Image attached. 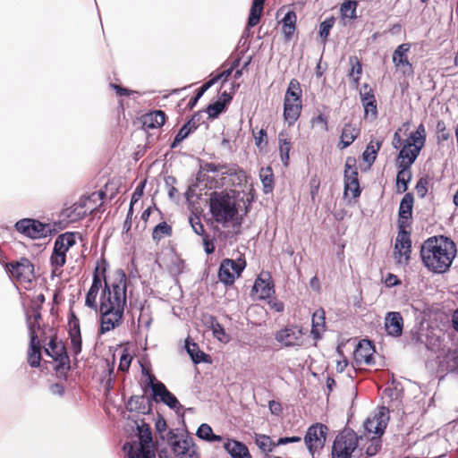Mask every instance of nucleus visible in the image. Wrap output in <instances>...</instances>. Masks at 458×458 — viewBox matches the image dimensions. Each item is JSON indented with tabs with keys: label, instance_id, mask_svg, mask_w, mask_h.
Instances as JSON below:
<instances>
[{
	"label": "nucleus",
	"instance_id": "nucleus-32",
	"mask_svg": "<svg viewBox=\"0 0 458 458\" xmlns=\"http://www.w3.org/2000/svg\"><path fill=\"white\" fill-rule=\"evenodd\" d=\"M225 449L233 458H252L247 446L236 440H229L225 444Z\"/></svg>",
	"mask_w": 458,
	"mask_h": 458
},
{
	"label": "nucleus",
	"instance_id": "nucleus-7",
	"mask_svg": "<svg viewBox=\"0 0 458 458\" xmlns=\"http://www.w3.org/2000/svg\"><path fill=\"white\" fill-rule=\"evenodd\" d=\"M4 267L13 281L25 287H27V284L30 285L35 279L34 265L27 258L8 262L4 265Z\"/></svg>",
	"mask_w": 458,
	"mask_h": 458
},
{
	"label": "nucleus",
	"instance_id": "nucleus-63",
	"mask_svg": "<svg viewBox=\"0 0 458 458\" xmlns=\"http://www.w3.org/2000/svg\"><path fill=\"white\" fill-rule=\"evenodd\" d=\"M191 227H192L193 231L197 234L201 235L203 237H204V235H206L204 226H203L202 223L199 221V217H197L196 220L191 219Z\"/></svg>",
	"mask_w": 458,
	"mask_h": 458
},
{
	"label": "nucleus",
	"instance_id": "nucleus-28",
	"mask_svg": "<svg viewBox=\"0 0 458 458\" xmlns=\"http://www.w3.org/2000/svg\"><path fill=\"white\" fill-rule=\"evenodd\" d=\"M326 330V317L323 309L317 310L312 315L311 335L315 340L322 337Z\"/></svg>",
	"mask_w": 458,
	"mask_h": 458
},
{
	"label": "nucleus",
	"instance_id": "nucleus-54",
	"mask_svg": "<svg viewBox=\"0 0 458 458\" xmlns=\"http://www.w3.org/2000/svg\"><path fill=\"white\" fill-rule=\"evenodd\" d=\"M334 24H335V19L333 17L327 19L320 23L319 35L323 38L324 41H326L327 39L330 30L332 29Z\"/></svg>",
	"mask_w": 458,
	"mask_h": 458
},
{
	"label": "nucleus",
	"instance_id": "nucleus-3",
	"mask_svg": "<svg viewBox=\"0 0 458 458\" xmlns=\"http://www.w3.org/2000/svg\"><path fill=\"white\" fill-rule=\"evenodd\" d=\"M426 139V128L423 123H420L416 131L404 140L396 159L397 166L411 167L424 148Z\"/></svg>",
	"mask_w": 458,
	"mask_h": 458
},
{
	"label": "nucleus",
	"instance_id": "nucleus-16",
	"mask_svg": "<svg viewBox=\"0 0 458 458\" xmlns=\"http://www.w3.org/2000/svg\"><path fill=\"white\" fill-rule=\"evenodd\" d=\"M411 49L410 43L401 44L396 47L393 53V63L396 70L404 77H412L414 75V69L412 64L408 59V53Z\"/></svg>",
	"mask_w": 458,
	"mask_h": 458
},
{
	"label": "nucleus",
	"instance_id": "nucleus-59",
	"mask_svg": "<svg viewBox=\"0 0 458 458\" xmlns=\"http://www.w3.org/2000/svg\"><path fill=\"white\" fill-rule=\"evenodd\" d=\"M144 188H145V181L141 182L134 190L132 195H131V206H134L135 203H137L143 196L144 193Z\"/></svg>",
	"mask_w": 458,
	"mask_h": 458
},
{
	"label": "nucleus",
	"instance_id": "nucleus-55",
	"mask_svg": "<svg viewBox=\"0 0 458 458\" xmlns=\"http://www.w3.org/2000/svg\"><path fill=\"white\" fill-rule=\"evenodd\" d=\"M253 137L255 139V144L259 148H263L267 146V131L265 129H260L258 131H252Z\"/></svg>",
	"mask_w": 458,
	"mask_h": 458
},
{
	"label": "nucleus",
	"instance_id": "nucleus-43",
	"mask_svg": "<svg viewBox=\"0 0 458 458\" xmlns=\"http://www.w3.org/2000/svg\"><path fill=\"white\" fill-rule=\"evenodd\" d=\"M359 181V173L356 166V160L353 157H347L344 165V182Z\"/></svg>",
	"mask_w": 458,
	"mask_h": 458
},
{
	"label": "nucleus",
	"instance_id": "nucleus-50",
	"mask_svg": "<svg viewBox=\"0 0 458 458\" xmlns=\"http://www.w3.org/2000/svg\"><path fill=\"white\" fill-rule=\"evenodd\" d=\"M349 192H351L352 197L353 199H357L360 197V195L361 193V190L360 187L359 181H354V182L350 181V182H344V196H348Z\"/></svg>",
	"mask_w": 458,
	"mask_h": 458
},
{
	"label": "nucleus",
	"instance_id": "nucleus-8",
	"mask_svg": "<svg viewBox=\"0 0 458 458\" xmlns=\"http://www.w3.org/2000/svg\"><path fill=\"white\" fill-rule=\"evenodd\" d=\"M359 444V437L352 429L338 433L332 446V458H352Z\"/></svg>",
	"mask_w": 458,
	"mask_h": 458
},
{
	"label": "nucleus",
	"instance_id": "nucleus-52",
	"mask_svg": "<svg viewBox=\"0 0 458 458\" xmlns=\"http://www.w3.org/2000/svg\"><path fill=\"white\" fill-rule=\"evenodd\" d=\"M429 181L430 179L428 176H424L420 178L417 182L415 191L419 198L422 199L427 195Z\"/></svg>",
	"mask_w": 458,
	"mask_h": 458
},
{
	"label": "nucleus",
	"instance_id": "nucleus-64",
	"mask_svg": "<svg viewBox=\"0 0 458 458\" xmlns=\"http://www.w3.org/2000/svg\"><path fill=\"white\" fill-rule=\"evenodd\" d=\"M110 87L115 90L119 97H129L132 91L115 83H110Z\"/></svg>",
	"mask_w": 458,
	"mask_h": 458
},
{
	"label": "nucleus",
	"instance_id": "nucleus-19",
	"mask_svg": "<svg viewBox=\"0 0 458 458\" xmlns=\"http://www.w3.org/2000/svg\"><path fill=\"white\" fill-rule=\"evenodd\" d=\"M148 384L152 389L153 398L156 402H162L170 408H176L179 405L177 398L160 381H157L154 375L148 373Z\"/></svg>",
	"mask_w": 458,
	"mask_h": 458
},
{
	"label": "nucleus",
	"instance_id": "nucleus-20",
	"mask_svg": "<svg viewBox=\"0 0 458 458\" xmlns=\"http://www.w3.org/2000/svg\"><path fill=\"white\" fill-rule=\"evenodd\" d=\"M275 339L284 347L301 346L303 342V333L298 327H286L276 333Z\"/></svg>",
	"mask_w": 458,
	"mask_h": 458
},
{
	"label": "nucleus",
	"instance_id": "nucleus-18",
	"mask_svg": "<svg viewBox=\"0 0 458 458\" xmlns=\"http://www.w3.org/2000/svg\"><path fill=\"white\" fill-rule=\"evenodd\" d=\"M375 347L369 340H360L353 352L352 367L355 370L361 365L374 364Z\"/></svg>",
	"mask_w": 458,
	"mask_h": 458
},
{
	"label": "nucleus",
	"instance_id": "nucleus-48",
	"mask_svg": "<svg viewBox=\"0 0 458 458\" xmlns=\"http://www.w3.org/2000/svg\"><path fill=\"white\" fill-rule=\"evenodd\" d=\"M138 429L140 435V441L138 443L152 446V432L149 426L143 423L140 427H138Z\"/></svg>",
	"mask_w": 458,
	"mask_h": 458
},
{
	"label": "nucleus",
	"instance_id": "nucleus-60",
	"mask_svg": "<svg viewBox=\"0 0 458 458\" xmlns=\"http://www.w3.org/2000/svg\"><path fill=\"white\" fill-rule=\"evenodd\" d=\"M311 123L313 125H320L323 131H328V123L326 115L320 114L318 116L312 118Z\"/></svg>",
	"mask_w": 458,
	"mask_h": 458
},
{
	"label": "nucleus",
	"instance_id": "nucleus-53",
	"mask_svg": "<svg viewBox=\"0 0 458 458\" xmlns=\"http://www.w3.org/2000/svg\"><path fill=\"white\" fill-rule=\"evenodd\" d=\"M191 128H190V123H185L178 131L174 140L172 143V148H175L179 143H181L184 139L188 137V135L191 132Z\"/></svg>",
	"mask_w": 458,
	"mask_h": 458
},
{
	"label": "nucleus",
	"instance_id": "nucleus-56",
	"mask_svg": "<svg viewBox=\"0 0 458 458\" xmlns=\"http://www.w3.org/2000/svg\"><path fill=\"white\" fill-rule=\"evenodd\" d=\"M145 397L142 396H132L128 401V408L130 411H138L139 412H145V408L141 410L140 405L144 403Z\"/></svg>",
	"mask_w": 458,
	"mask_h": 458
},
{
	"label": "nucleus",
	"instance_id": "nucleus-9",
	"mask_svg": "<svg viewBox=\"0 0 458 458\" xmlns=\"http://www.w3.org/2000/svg\"><path fill=\"white\" fill-rule=\"evenodd\" d=\"M107 266L108 264L105 259L97 261L93 272L92 284L86 294L85 305L94 310L98 309L97 298L99 290H103L104 286H106V281L109 279V276L106 277V276Z\"/></svg>",
	"mask_w": 458,
	"mask_h": 458
},
{
	"label": "nucleus",
	"instance_id": "nucleus-40",
	"mask_svg": "<svg viewBox=\"0 0 458 458\" xmlns=\"http://www.w3.org/2000/svg\"><path fill=\"white\" fill-rule=\"evenodd\" d=\"M259 177L263 184L264 192H272L275 182L272 168L270 166L262 167L259 171Z\"/></svg>",
	"mask_w": 458,
	"mask_h": 458
},
{
	"label": "nucleus",
	"instance_id": "nucleus-33",
	"mask_svg": "<svg viewBox=\"0 0 458 458\" xmlns=\"http://www.w3.org/2000/svg\"><path fill=\"white\" fill-rule=\"evenodd\" d=\"M41 319L40 311L36 309H34V311H31L30 314L29 312L27 313V323L30 330V340L35 336V341H40L38 333L40 331Z\"/></svg>",
	"mask_w": 458,
	"mask_h": 458
},
{
	"label": "nucleus",
	"instance_id": "nucleus-26",
	"mask_svg": "<svg viewBox=\"0 0 458 458\" xmlns=\"http://www.w3.org/2000/svg\"><path fill=\"white\" fill-rule=\"evenodd\" d=\"M127 450L129 458H156L152 446L133 442L132 444L126 443L123 446Z\"/></svg>",
	"mask_w": 458,
	"mask_h": 458
},
{
	"label": "nucleus",
	"instance_id": "nucleus-10",
	"mask_svg": "<svg viewBox=\"0 0 458 458\" xmlns=\"http://www.w3.org/2000/svg\"><path fill=\"white\" fill-rule=\"evenodd\" d=\"M79 233L66 232L57 236L55 241L50 262L54 271L61 269L66 262V253L76 243V235Z\"/></svg>",
	"mask_w": 458,
	"mask_h": 458
},
{
	"label": "nucleus",
	"instance_id": "nucleus-6",
	"mask_svg": "<svg viewBox=\"0 0 458 458\" xmlns=\"http://www.w3.org/2000/svg\"><path fill=\"white\" fill-rule=\"evenodd\" d=\"M106 193L102 191H95L89 196H82L79 201L64 210V215L72 222L81 220L97 210L102 204Z\"/></svg>",
	"mask_w": 458,
	"mask_h": 458
},
{
	"label": "nucleus",
	"instance_id": "nucleus-42",
	"mask_svg": "<svg viewBox=\"0 0 458 458\" xmlns=\"http://www.w3.org/2000/svg\"><path fill=\"white\" fill-rule=\"evenodd\" d=\"M452 137L450 130L447 128L444 120H438L436 124V141L437 144L442 145Z\"/></svg>",
	"mask_w": 458,
	"mask_h": 458
},
{
	"label": "nucleus",
	"instance_id": "nucleus-38",
	"mask_svg": "<svg viewBox=\"0 0 458 458\" xmlns=\"http://www.w3.org/2000/svg\"><path fill=\"white\" fill-rule=\"evenodd\" d=\"M399 171L396 176L397 191L399 193L405 192L408 189V182L411 179V167L397 166Z\"/></svg>",
	"mask_w": 458,
	"mask_h": 458
},
{
	"label": "nucleus",
	"instance_id": "nucleus-13",
	"mask_svg": "<svg viewBox=\"0 0 458 458\" xmlns=\"http://www.w3.org/2000/svg\"><path fill=\"white\" fill-rule=\"evenodd\" d=\"M245 267L246 260L242 256L236 259H223L218 270L219 280L226 285L233 284L235 278L241 276Z\"/></svg>",
	"mask_w": 458,
	"mask_h": 458
},
{
	"label": "nucleus",
	"instance_id": "nucleus-21",
	"mask_svg": "<svg viewBox=\"0 0 458 458\" xmlns=\"http://www.w3.org/2000/svg\"><path fill=\"white\" fill-rule=\"evenodd\" d=\"M388 420V409L382 407L377 414L365 420V430L369 434H374V437H380L385 432Z\"/></svg>",
	"mask_w": 458,
	"mask_h": 458
},
{
	"label": "nucleus",
	"instance_id": "nucleus-36",
	"mask_svg": "<svg viewBox=\"0 0 458 458\" xmlns=\"http://www.w3.org/2000/svg\"><path fill=\"white\" fill-rule=\"evenodd\" d=\"M28 363L32 368H37L40 365L41 361V344L40 341H35V336L30 342V348L28 351Z\"/></svg>",
	"mask_w": 458,
	"mask_h": 458
},
{
	"label": "nucleus",
	"instance_id": "nucleus-30",
	"mask_svg": "<svg viewBox=\"0 0 458 458\" xmlns=\"http://www.w3.org/2000/svg\"><path fill=\"white\" fill-rule=\"evenodd\" d=\"M360 135V130L352 123H345L341 133L339 148L349 147Z\"/></svg>",
	"mask_w": 458,
	"mask_h": 458
},
{
	"label": "nucleus",
	"instance_id": "nucleus-51",
	"mask_svg": "<svg viewBox=\"0 0 458 458\" xmlns=\"http://www.w3.org/2000/svg\"><path fill=\"white\" fill-rule=\"evenodd\" d=\"M225 108V102L218 100L207 107V113L209 118H216Z\"/></svg>",
	"mask_w": 458,
	"mask_h": 458
},
{
	"label": "nucleus",
	"instance_id": "nucleus-15",
	"mask_svg": "<svg viewBox=\"0 0 458 458\" xmlns=\"http://www.w3.org/2000/svg\"><path fill=\"white\" fill-rule=\"evenodd\" d=\"M44 349L46 354L57 362L55 366L56 371L70 369V359L67 355L65 346L62 341L57 340L55 335L50 337L49 343Z\"/></svg>",
	"mask_w": 458,
	"mask_h": 458
},
{
	"label": "nucleus",
	"instance_id": "nucleus-11",
	"mask_svg": "<svg viewBox=\"0 0 458 458\" xmlns=\"http://www.w3.org/2000/svg\"><path fill=\"white\" fill-rule=\"evenodd\" d=\"M17 232L30 239H41L51 235L55 229L50 224L41 223L32 218H23L14 225Z\"/></svg>",
	"mask_w": 458,
	"mask_h": 458
},
{
	"label": "nucleus",
	"instance_id": "nucleus-24",
	"mask_svg": "<svg viewBox=\"0 0 458 458\" xmlns=\"http://www.w3.org/2000/svg\"><path fill=\"white\" fill-rule=\"evenodd\" d=\"M68 334L72 351L75 355H78L81 352L82 340L80 320L72 310H71L68 318Z\"/></svg>",
	"mask_w": 458,
	"mask_h": 458
},
{
	"label": "nucleus",
	"instance_id": "nucleus-1",
	"mask_svg": "<svg viewBox=\"0 0 458 458\" xmlns=\"http://www.w3.org/2000/svg\"><path fill=\"white\" fill-rule=\"evenodd\" d=\"M127 285V276L123 269H116L106 281L96 310L99 314V335H105L123 324Z\"/></svg>",
	"mask_w": 458,
	"mask_h": 458
},
{
	"label": "nucleus",
	"instance_id": "nucleus-46",
	"mask_svg": "<svg viewBox=\"0 0 458 458\" xmlns=\"http://www.w3.org/2000/svg\"><path fill=\"white\" fill-rule=\"evenodd\" d=\"M197 437L208 442H220L222 437L215 435L212 428L206 423L201 424L197 430Z\"/></svg>",
	"mask_w": 458,
	"mask_h": 458
},
{
	"label": "nucleus",
	"instance_id": "nucleus-4",
	"mask_svg": "<svg viewBox=\"0 0 458 458\" xmlns=\"http://www.w3.org/2000/svg\"><path fill=\"white\" fill-rule=\"evenodd\" d=\"M210 212L216 222L225 224L234 220L238 214L235 200L226 191H214L209 198Z\"/></svg>",
	"mask_w": 458,
	"mask_h": 458
},
{
	"label": "nucleus",
	"instance_id": "nucleus-47",
	"mask_svg": "<svg viewBox=\"0 0 458 458\" xmlns=\"http://www.w3.org/2000/svg\"><path fill=\"white\" fill-rule=\"evenodd\" d=\"M256 444L264 453H270L277 446L276 443L273 442L272 438L267 435H259L256 437Z\"/></svg>",
	"mask_w": 458,
	"mask_h": 458
},
{
	"label": "nucleus",
	"instance_id": "nucleus-34",
	"mask_svg": "<svg viewBox=\"0 0 458 458\" xmlns=\"http://www.w3.org/2000/svg\"><path fill=\"white\" fill-rule=\"evenodd\" d=\"M185 346L188 354L195 364L209 361V356L202 352L196 343L191 342L189 338L185 341Z\"/></svg>",
	"mask_w": 458,
	"mask_h": 458
},
{
	"label": "nucleus",
	"instance_id": "nucleus-25",
	"mask_svg": "<svg viewBox=\"0 0 458 458\" xmlns=\"http://www.w3.org/2000/svg\"><path fill=\"white\" fill-rule=\"evenodd\" d=\"M403 319L396 311L388 312L385 318V328L389 335L400 336L403 333Z\"/></svg>",
	"mask_w": 458,
	"mask_h": 458
},
{
	"label": "nucleus",
	"instance_id": "nucleus-23",
	"mask_svg": "<svg viewBox=\"0 0 458 458\" xmlns=\"http://www.w3.org/2000/svg\"><path fill=\"white\" fill-rule=\"evenodd\" d=\"M413 202L412 193L408 192L403 197L398 210V229H408L411 227Z\"/></svg>",
	"mask_w": 458,
	"mask_h": 458
},
{
	"label": "nucleus",
	"instance_id": "nucleus-29",
	"mask_svg": "<svg viewBox=\"0 0 458 458\" xmlns=\"http://www.w3.org/2000/svg\"><path fill=\"white\" fill-rule=\"evenodd\" d=\"M253 290L260 299L270 298L275 293L274 283L269 276L267 279L259 276L254 283Z\"/></svg>",
	"mask_w": 458,
	"mask_h": 458
},
{
	"label": "nucleus",
	"instance_id": "nucleus-17",
	"mask_svg": "<svg viewBox=\"0 0 458 458\" xmlns=\"http://www.w3.org/2000/svg\"><path fill=\"white\" fill-rule=\"evenodd\" d=\"M171 448L178 458H199L192 437L183 436L178 437L174 435V437H171Z\"/></svg>",
	"mask_w": 458,
	"mask_h": 458
},
{
	"label": "nucleus",
	"instance_id": "nucleus-5",
	"mask_svg": "<svg viewBox=\"0 0 458 458\" xmlns=\"http://www.w3.org/2000/svg\"><path fill=\"white\" fill-rule=\"evenodd\" d=\"M302 89L297 79H292L284 98V118L289 126L299 119L302 110Z\"/></svg>",
	"mask_w": 458,
	"mask_h": 458
},
{
	"label": "nucleus",
	"instance_id": "nucleus-39",
	"mask_svg": "<svg viewBox=\"0 0 458 458\" xmlns=\"http://www.w3.org/2000/svg\"><path fill=\"white\" fill-rule=\"evenodd\" d=\"M264 3L265 0H253L248 18L249 27H254L259 22L264 8Z\"/></svg>",
	"mask_w": 458,
	"mask_h": 458
},
{
	"label": "nucleus",
	"instance_id": "nucleus-61",
	"mask_svg": "<svg viewBox=\"0 0 458 458\" xmlns=\"http://www.w3.org/2000/svg\"><path fill=\"white\" fill-rule=\"evenodd\" d=\"M131 356L129 354V353H123L121 358H120V362H119V370L121 371H128L130 366H131Z\"/></svg>",
	"mask_w": 458,
	"mask_h": 458
},
{
	"label": "nucleus",
	"instance_id": "nucleus-45",
	"mask_svg": "<svg viewBox=\"0 0 458 458\" xmlns=\"http://www.w3.org/2000/svg\"><path fill=\"white\" fill-rule=\"evenodd\" d=\"M381 144H382V142L378 141V140H376V141L370 140L369 141V143L367 145L365 151L362 154V157L365 162H367L369 164H372L375 161V159L377 157V154L381 148Z\"/></svg>",
	"mask_w": 458,
	"mask_h": 458
},
{
	"label": "nucleus",
	"instance_id": "nucleus-2",
	"mask_svg": "<svg viewBox=\"0 0 458 458\" xmlns=\"http://www.w3.org/2000/svg\"><path fill=\"white\" fill-rule=\"evenodd\" d=\"M456 253L454 242L444 235L428 238L420 248L423 265L428 270L437 274H443L450 268Z\"/></svg>",
	"mask_w": 458,
	"mask_h": 458
},
{
	"label": "nucleus",
	"instance_id": "nucleus-22",
	"mask_svg": "<svg viewBox=\"0 0 458 458\" xmlns=\"http://www.w3.org/2000/svg\"><path fill=\"white\" fill-rule=\"evenodd\" d=\"M360 96L364 108V119L376 120L377 117V100L373 89L368 83L362 85Z\"/></svg>",
	"mask_w": 458,
	"mask_h": 458
},
{
	"label": "nucleus",
	"instance_id": "nucleus-58",
	"mask_svg": "<svg viewBox=\"0 0 458 458\" xmlns=\"http://www.w3.org/2000/svg\"><path fill=\"white\" fill-rule=\"evenodd\" d=\"M267 299H268L267 304H268L270 310H272L276 312L284 311V304L283 301H281L277 298L272 297V296Z\"/></svg>",
	"mask_w": 458,
	"mask_h": 458
},
{
	"label": "nucleus",
	"instance_id": "nucleus-49",
	"mask_svg": "<svg viewBox=\"0 0 458 458\" xmlns=\"http://www.w3.org/2000/svg\"><path fill=\"white\" fill-rule=\"evenodd\" d=\"M211 328L213 335L221 342H227L229 335L225 333V328L216 319L212 318Z\"/></svg>",
	"mask_w": 458,
	"mask_h": 458
},
{
	"label": "nucleus",
	"instance_id": "nucleus-41",
	"mask_svg": "<svg viewBox=\"0 0 458 458\" xmlns=\"http://www.w3.org/2000/svg\"><path fill=\"white\" fill-rule=\"evenodd\" d=\"M358 6V1L356 0H345L340 7V13L343 19L354 20L357 18L356 9Z\"/></svg>",
	"mask_w": 458,
	"mask_h": 458
},
{
	"label": "nucleus",
	"instance_id": "nucleus-31",
	"mask_svg": "<svg viewBox=\"0 0 458 458\" xmlns=\"http://www.w3.org/2000/svg\"><path fill=\"white\" fill-rule=\"evenodd\" d=\"M279 154L281 161L284 166H288L290 163V151L292 149V142L287 132L281 131L278 134Z\"/></svg>",
	"mask_w": 458,
	"mask_h": 458
},
{
	"label": "nucleus",
	"instance_id": "nucleus-12",
	"mask_svg": "<svg viewBox=\"0 0 458 458\" xmlns=\"http://www.w3.org/2000/svg\"><path fill=\"white\" fill-rule=\"evenodd\" d=\"M328 431V427L319 422L308 428L304 436V443L311 455L325 446Z\"/></svg>",
	"mask_w": 458,
	"mask_h": 458
},
{
	"label": "nucleus",
	"instance_id": "nucleus-62",
	"mask_svg": "<svg viewBox=\"0 0 458 458\" xmlns=\"http://www.w3.org/2000/svg\"><path fill=\"white\" fill-rule=\"evenodd\" d=\"M45 302V295L43 293H39L33 297L31 300V311H34V309L40 311L41 305Z\"/></svg>",
	"mask_w": 458,
	"mask_h": 458
},
{
	"label": "nucleus",
	"instance_id": "nucleus-35",
	"mask_svg": "<svg viewBox=\"0 0 458 458\" xmlns=\"http://www.w3.org/2000/svg\"><path fill=\"white\" fill-rule=\"evenodd\" d=\"M297 16L293 11H289L282 20V31L286 40L292 38L296 30Z\"/></svg>",
	"mask_w": 458,
	"mask_h": 458
},
{
	"label": "nucleus",
	"instance_id": "nucleus-37",
	"mask_svg": "<svg viewBox=\"0 0 458 458\" xmlns=\"http://www.w3.org/2000/svg\"><path fill=\"white\" fill-rule=\"evenodd\" d=\"M349 64L351 69L348 72V77L352 81V85L357 88L362 73L361 62L356 55H352L349 57Z\"/></svg>",
	"mask_w": 458,
	"mask_h": 458
},
{
	"label": "nucleus",
	"instance_id": "nucleus-14",
	"mask_svg": "<svg viewBox=\"0 0 458 458\" xmlns=\"http://www.w3.org/2000/svg\"><path fill=\"white\" fill-rule=\"evenodd\" d=\"M411 254V231L398 229L394 248V258L397 264L408 265Z\"/></svg>",
	"mask_w": 458,
	"mask_h": 458
},
{
	"label": "nucleus",
	"instance_id": "nucleus-57",
	"mask_svg": "<svg viewBox=\"0 0 458 458\" xmlns=\"http://www.w3.org/2000/svg\"><path fill=\"white\" fill-rule=\"evenodd\" d=\"M381 449V440L378 437H371L370 444L366 449V454L369 456H373L378 453Z\"/></svg>",
	"mask_w": 458,
	"mask_h": 458
},
{
	"label": "nucleus",
	"instance_id": "nucleus-44",
	"mask_svg": "<svg viewBox=\"0 0 458 458\" xmlns=\"http://www.w3.org/2000/svg\"><path fill=\"white\" fill-rule=\"evenodd\" d=\"M173 233V228L166 222H161L157 225L152 232V239L158 242L161 239L171 236Z\"/></svg>",
	"mask_w": 458,
	"mask_h": 458
},
{
	"label": "nucleus",
	"instance_id": "nucleus-27",
	"mask_svg": "<svg viewBox=\"0 0 458 458\" xmlns=\"http://www.w3.org/2000/svg\"><path fill=\"white\" fill-rule=\"evenodd\" d=\"M165 114L162 110H155L141 116V123L145 129L160 128L165 123Z\"/></svg>",
	"mask_w": 458,
	"mask_h": 458
}]
</instances>
